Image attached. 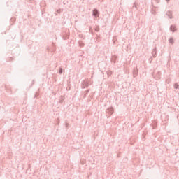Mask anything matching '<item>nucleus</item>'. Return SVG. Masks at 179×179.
Here are the masks:
<instances>
[{
  "label": "nucleus",
  "instance_id": "nucleus-4",
  "mask_svg": "<svg viewBox=\"0 0 179 179\" xmlns=\"http://www.w3.org/2000/svg\"><path fill=\"white\" fill-rule=\"evenodd\" d=\"M166 1H169V0H166Z\"/></svg>",
  "mask_w": 179,
  "mask_h": 179
},
{
  "label": "nucleus",
  "instance_id": "nucleus-2",
  "mask_svg": "<svg viewBox=\"0 0 179 179\" xmlns=\"http://www.w3.org/2000/svg\"><path fill=\"white\" fill-rule=\"evenodd\" d=\"M169 41H170V43H173V38H171V39L169 40Z\"/></svg>",
  "mask_w": 179,
  "mask_h": 179
},
{
  "label": "nucleus",
  "instance_id": "nucleus-1",
  "mask_svg": "<svg viewBox=\"0 0 179 179\" xmlns=\"http://www.w3.org/2000/svg\"><path fill=\"white\" fill-rule=\"evenodd\" d=\"M98 14H99V11H97V10H94L93 11L94 16H97Z\"/></svg>",
  "mask_w": 179,
  "mask_h": 179
},
{
  "label": "nucleus",
  "instance_id": "nucleus-3",
  "mask_svg": "<svg viewBox=\"0 0 179 179\" xmlns=\"http://www.w3.org/2000/svg\"><path fill=\"white\" fill-rule=\"evenodd\" d=\"M171 29L173 30V27H171Z\"/></svg>",
  "mask_w": 179,
  "mask_h": 179
}]
</instances>
